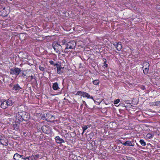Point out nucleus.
Returning <instances> with one entry per match:
<instances>
[{
	"instance_id": "obj_2",
	"label": "nucleus",
	"mask_w": 160,
	"mask_h": 160,
	"mask_svg": "<svg viewBox=\"0 0 160 160\" xmlns=\"http://www.w3.org/2000/svg\"><path fill=\"white\" fill-rule=\"evenodd\" d=\"M52 46L58 53L60 54V53L62 46L59 44L57 42H54L53 43Z\"/></svg>"
},
{
	"instance_id": "obj_23",
	"label": "nucleus",
	"mask_w": 160,
	"mask_h": 160,
	"mask_svg": "<svg viewBox=\"0 0 160 160\" xmlns=\"http://www.w3.org/2000/svg\"><path fill=\"white\" fill-rule=\"evenodd\" d=\"M83 92L78 91L77 92V93L76 94V95L82 96Z\"/></svg>"
},
{
	"instance_id": "obj_15",
	"label": "nucleus",
	"mask_w": 160,
	"mask_h": 160,
	"mask_svg": "<svg viewBox=\"0 0 160 160\" xmlns=\"http://www.w3.org/2000/svg\"><path fill=\"white\" fill-rule=\"evenodd\" d=\"M82 96L83 97H87L88 98H91L93 99V97L91 96L88 93L86 92H83Z\"/></svg>"
},
{
	"instance_id": "obj_13",
	"label": "nucleus",
	"mask_w": 160,
	"mask_h": 160,
	"mask_svg": "<svg viewBox=\"0 0 160 160\" xmlns=\"http://www.w3.org/2000/svg\"><path fill=\"white\" fill-rule=\"evenodd\" d=\"M7 104L6 100L3 101L1 104V107L4 109H6L8 106Z\"/></svg>"
},
{
	"instance_id": "obj_4",
	"label": "nucleus",
	"mask_w": 160,
	"mask_h": 160,
	"mask_svg": "<svg viewBox=\"0 0 160 160\" xmlns=\"http://www.w3.org/2000/svg\"><path fill=\"white\" fill-rule=\"evenodd\" d=\"M149 67V63L147 62H144L143 64V72L145 74H147L148 73Z\"/></svg>"
},
{
	"instance_id": "obj_6",
	"label": "nucleus",
	"mask_w": 160,
	"mask_h": 160,
	"mask_svg": "<svg viewBox=\"0 0 160 160\" xmlns=\"http://www.w3.org/2000/svg\"><path fill=\"white\" fill-rule=\"evenodd\" d=\"M46 117L47 118L46 120L50 122H53L55 119L53 115L49 113L47 114Z\"/></svg>"
},
{
	"instance_id": "obj_14",
	"label": "nucleus",
	"mask_w": 160,
	"mask_h": 160,
	"mask_svg": "<svg viewBox=\"0 0 160 160\" xmlns=\"http://www.w3.org/2000/svg\"><path fill=\"white\" fill-rule=\"evenodd\" d=\"M22 155H20L18 153H16L14 154L13 159L14 160H19L20 158L22 157Z\"/></svg>"
},
{
	"instance_id": "obj_38",
	"label": "nucleus",
	"mask_w": 160,
	"mask_h": 160,
	"mask_svg": "<svg viewBox=\"0 0 160 160\" xmlns=\"http://www.w3.org/2000/svg\"><path fill=\"white\" fill-rule=\"evenodd\" d=\"M5 14H6V15H7V13H5Z\"/></svg>"
},
{
	"instance_id": "obj_10",
	"label": "nucleus",
	"mask_w": 160,
	"mask_h": 160,
	"mask_svg": "<svg viewBox=\"0 0 160 160\" xmlns=\"http://www.w3.org/2000/svg\"><path fill=\"white\" fill-rule=\"evenodd\" d=\"M123 145L124 146H128L133 147L134 145V143H132L130 141H127L124 143H123Z\"/></svg>"
},
{
	"instance_id": "obj_24",
	"label": "nucleus",
	"mask_w": 160,
	"mask_h": 160,
	"mask_svg": "<svg viewBox=\"0 0 160 160\" xmlns=\"http://www.w3.org/2000/svg\"><path fill=\"white\" fill-rule=\"evenodd\" d=\"M39 69L42 71H44L45 70V68L43 66H39Z\"/></svg>"
},
{
	"instance_id": "obj_22",
	"label": "nucleus",
	"mask_w": 160,
	"mask_h": 160,
	"mask_svg": "<svg viewBox=\"0 0 160 160\" xmlns=\"http://www.w3.org/2000/svg\"><path fill=\"white\" fill-rule=\"evenodd\" d=\"M153 135L151 133H148L146 137L148 138H152L153 137Z\"/></svg>"
},
{
	"instance_id": "obj_34",
	"label": "nucleus",
	"mask_w": 160,
	"mask_h": 160,
	"mask_svg": "<svg viewBox=\"0 0 160 160\" xmlns=\"http://www.w3.org/2000/svg\"><path fill=\"white\" fill-rule=\"evenodd\" d=\"M22 158H24V156L23 155H22V157H21L20 158V159L19 160H22Z\"/></svg>"
},
{
	"instance_id": "obj_25",
	"label": "nucleus",
	"mask_w": 160,
	"mask_h": 160,
	"mask_svg": "<svg viewBox=\"0 0 160 160\" xmlns=\"http://www.w3.org/2000/svg\"><path fill=\"white\" fill-rule=\"evenodd\" d=\"M88 128V127L87 126H86V125L82 127V128L83 129V132L82 133V134L85 132V130H86Z\"/></svg>"
},
{
	"instance_id": "obj_26",
	"label": "nucleus",
	"mask_w": 160,
	"mask_h": 160,
	"mask_svg": "<svg viewBox=\"0 0 160 160\" xmlns=\"http://www.w3.org/2000/svg\"><path fill=\"white\" fill-rule=\"evenodd\" d=\"M120 101V100L119 99H118L115 100L114 101V104H117Z\"/></svg>"
},
{
	"instance_id": "obj_31",
	"label": "nucleus",
	"mask_w": 160,
	"mask_h": 160,
	"mask_svg": "<svg viewBox=\"0 0 160 160\" xmlns=\"http://www.w3.org/2000/svg\"><path fill=\"white\" fill-rule=\"evenodd\" d=\"M106 61L105 62H104V63H105V67L107 68L108 66V64H107L106 63Z\"/></svg>"
},
{
	"instance_id": "obj_12",
	"label": "nucleus",
	"mask_w": 160,
	"mask_h": 160,
	"mask_svg": "<svg viewBox=\"0 0 160 160\" xmlns=\"http://www.w3.org/2000/svg\"><path fill=\"white\" fill-rule=\"evenodd\" d=\"M56 142L58 143H61L62 142H64V141L62 139L60 138L59 136H57L55 138Z\"/></svg>"
},
{
	"instance_id": "obj_7",
	"label": "nucleus",
	"mask_w": 160,
	"mask_h": 160,
	"mask_svg": "<svg viewBox=\"0 0 160 160\" xmlns=\"http://www.w3.org/2000/svg\"><path fill=\"white\" fill-rule=\"evenodd\" d=\"M21 114L22 115V121L26 120L27 119H29V117L28 113L25 112H21Z\"/></svg>"
},
{
	"instance_id": "obj_36",
	"label": "nucleus",
	"mask_w": 160,
	"mask_h": 160,
	"mask_svg": "<svg viewBox=\"0 0 160 160\" xmlns=\"http://www.w3.org/2000/svg\"><path fill=\"white\" fill-rule=\"evenodd\" d=\"M31 79L32 80L33 78V77L32 76H31Z\"/></svg>"
},
{
	"instance_id": "obj_29",
	"label": "nucleus",
	"mask_w": 160,
	"mask_h": 160,
	"mask_svg": "<svg viewBox=\"0 0 160 160\" xmlns=\"http://www.w3.org/2000/svg\"><path fill=\"white\" fill-rule=\"evenodd\" d=\"M46 128V126H43L42 127V130L43 131V132H44V133H47V132L46 131L45 132L44 130V129L45 128Z\"/></svg>"
},
{
	"instance_id": "obj_5",
	"label": "nucleus",
	"mask_w": 160,
	"mask_h": 160,
	"mask_svg": "<svg viewBox=\"0 0 160 160\" xmlns=\"http://www.w3.org/2000/svg\"><path fill=\"white\" fill-rule=\"evenodd\" d=\"M21 112H18L16 114V116L15 121L18 124H19L20 122L22 121V115L21 114Z\"/></svg>"
},
{
	"instance_id": "obj_21",
	"label": "nucleus",
	"mask_w": 160,
	"mask_h": 160,
	"mask_svg": "<svg viewBox=\"0 0 160 160\" xmlns=\"http://www.w3.org/2000/svg\"><path fill=\"white\" fill-rule=\"evenodd\" d=\"M33 157V158H32V159H34L35 160H36L37 159L39 158V155L38 154H37L35 156H33V155H32V156L31 157Z\"/></svg>"
},
{
	"instance_id": "obj_11",
	"label": "nucleus",
	"mask_w": 160,
	"mask_h": 160,
	"mask_svg": "<svg viewBox=\"0 0 160 160\" xmlns=\"http://www.w3.org/2000/svg\"><path fill=\"white\" fill-rule=\"evenodd\" d=\"M149 104L151 106L160 107V101L151 102L149 103Z\"/></svg>"
},
{
	"instance_id": "obj_27",
	"label": "nucleus",
	"mask_w": 160,
	"mask_h": 160,
	"mask_svg": "<svg viewBox=\"0 0 160 160\" xmlns=\"http://www.w3.org/2000/svg\"><path fill=\"white\" fill-rule=\"evenodd\" d=\"M30 156L26 157L24 156V158H22V160H30Z\"/></svg>"
},
{
	"instance_id": "obj_17",
	"label": "nucleus",
	"mask_w": 160,
	"mask_h": 160,
	"mask_svg": "<svg viewBox=\"0 0 160 160\" xmlns=\"http://www.w3.org/2000/svg\"><path fill=\"white\" fill-rule=\"evenodd\" d=\"M21 88L20 87L18 84H17L14 85L13 87V89L15 91L19 90L21 89Z\"/></svg>"
},
{
	"instance_id": "obj_35",
	"label": "nucleus",
	"mask_w": 160,
	"mask_h": 160,
	"mask_svg": "<svg viewBox=\"0 0 160 160\" xmlns=\"http://www.w3.org/2000/svg\"><path fill=\"white\" fill-rule=\"evenodd\" d=\"M26 75L25 74H24V73H22V76H23V77H24Z\"/></svg>"
},
{
	"instance_id": "obj_20",
	"label": "nucleus",
	"mask_w": 160,
	"mask_h": 160,
	"mask_svg": "<svg viewBox=\"0 0 160 160\" xmlns=\"http://www.w3.org/2000/svg\"><path fill=\"white\" fill-rule=\"evenodd\" d=\"M140 142V143L141 145L143 146H144L146 145V143L144 142V140L142 139H141L139 141Z\"/></svg>"
},
{
	"instance_id": "obj_37",
	"label": "nucleus",
	"mask_w": 160,
	"mask_h": 160,
	"mask_svg": "<svg viewBox=\"0 0 160 160\" xmlns=\"http://www.w3.org/2000/svg\"><path fill=\"white\" fill-rule=\"evenodd\" d=\"M5 0H0V2H4Z\"/></svg>"
},
{
	"instance_id": "obj_18",
	"label": "nucleus",
	"mask_w": 160,
	"mask_h": 160,
	"mask_svg": "<svg viewBox=\"0 0 160 160\" xmlns=\"http://www.w3.org/2000/svg\"><path fill=\"white\" fill-rule=\"evenodd\" d=\"M52 88L54 90H57L59 88L57 82H55L53 84Z\"/></svg>"
},
{
	"instance_id": "obj_1",
	"label": "nucleus",
	"mask_w": 160,
	"mask_h": 160,
	"mask_svg": "<svg viewBox=\"0 0 160 160\" xmlns=\"http://www.w3.org/2000/svg\"><path fill=\"white\" fill-rule=\"evenodd\" d=\"M67 47L65 48V51L66 52H71V49H74L76 46V42L74 41H72L68 42L66 44Z\"/></svg>"
},
{
	"instance_id": "obj_19",
	"label": "nucleus",
	"mask_w": 160,
	"mask_h": 160,
	"mask_svg": "<svg viewBox=\"0 0 160 160\" xmlns=\"http://www.w3.org/2000/svg\"><path fill=\"white\" fill-rule=\"evenodd\" d=\"M93 83L95 85H97L99 83V81L98 79L95 80L93 81Z\"/></svg>"
},
{
	"instance_id": "obj_9",
	"label": "nucleus",
	"mask_w": 160,
	"mask_h": 160,
	"mask_svg": "<svg viewBox=\"0 0 160 160\" xmlns=\"http://www.w3.org/2000/svg\"><path fill=\"white\" fill-rule=\"evenodd\" d=\"M114 46H116V48L118 51H120L122 48V46L121 44V42L116 43L113 44Z\"/></svg>"
},
{
	"instance_id": "obj_32",
	"label": "nucleus",
	"mask_w": 160,
	"mask_h": 160,
	"mask_svg": "<svg viewBox=\"0 0 160 160\" xmlns=\"http://www.w3.org/2000/svg\"><path fill=\"white\" fill-rule=\"evenodd\" d=\"M5 8H3V10H2V13H4V12L5 11Z\"/></svg>"
},
{
	"instance_id": "obj_33",
	"label": "nucleus",
	"mask_w": 160,
	"mask_h": 160,
	"mask_svg": "<svg viewBox=\"0 0 160 160\" xmlns=\"http://www.w3.org/2000/svg\"><path fill=\"white\" fill-rule=\"evenodd\" d=\"M62 43L63 44H64L65 43V40H63L62 41Z\"/></svg>"
},
{
	"instance_id": "obj_3",
	"label": "nucleus",
	"mask_w": 160,
	"mask_h": 160,
	"mask_svg": "<svg viewBox=\"0 0 160 160\" xmlns=\"http://www.w3.org/2000/svg\"><path fill=\"white\" fill-rule=\"evenodd\" d=\"M21 71V70L20 68H14L10 69V72L12 75L15 74L17 76L19 74Z\"/></svg>"
},
{
	"instance_id": "obj_30",
	"label": "nucleus",
	"mask_w": 160,
	"mask_h": 160,
	"mask_svg": "<svg viewBox=\"0 0 160 160\" xmlns=\"http://www.w3.org/2000/svg\"><path fill=\"white\" fill-rule=\"evenodd\" d=\"M13 113V112H11L10 113H8L7 115L8 116H11L12 115Z\"/></svg>"
},
{
	"instance_id": "obj_16",
	"label": "nucleus",
	"mask_w": 160,
	"mask_h": 160,
	"mask_svg": "<svg viewBox=\"0 0 160 160\" xmlns=\"http://www.w3.org/2000/svg\"><path fill=\"white\" fill-rule=\"evenodd\" d=\"M6 102L8 106H11L13 104L14 102L10 98H9L8 100H6Z\"/></svg>"
},
{
	"instance_id": "obj_28",
	"label": "nucleus",
	"mask_w": 160,
	"mask_h": 160,
	"mask_svg": "<svg viewBox=\"0 0 160 160\" xmlns=\"http://www.w3.org/2000/svg\"><path fill=\"white\" fill-rule=\"evenodd\" d=\"M54 62L52 61H49V63L51 64H53L54 65V66H57L58 65V64L57 63H54Z\"/></svg>"
},
{
	"instance_id": "obj_8",
	"label": "nucleus",
	"mask_w": 160,
	"mask_h": 160,
	"mask_svg": "<svg viewBox=\"0 0 160 160\" xmlns=\"http://www.w3.org/2000/svg\"><path fill=\"white\" fill-rule=\"evenodd\" d=\"M57 72L58 74H61L63 72L64 67H61L58 65L57 66Z\"/></svg>"
}]
</instances>
